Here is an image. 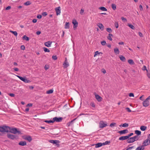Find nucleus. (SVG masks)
<instances>
[{"label": "nucleus", "instance_id": "f257e3e1", "mask_svg": "<svg viewBox=\"0 0 150 150\" xmlns=\"http://www.w3.org/2000/svg\"><path fill=\"white\" fill-rule=\"evenodd\" d=\"M9 127L8 126H0V132L3 134H5L8 133L9 131Z\"/></svg>", "mask_w": 150, "mask_h": 150}, {"label": "nucleus", "instance_id": "f03ea898", "mask_svg": "<svg viewBox=\"0 0 150 150\" xmlns=\"http://www.w3.org/2000/svg\"><path fill=\"white\" fill-rule=\"evenodd\" d=\"M10 132L16 134H21L22 133L20 131H18L16 128L10 127Z\"/></svg>", "mask_w": 150, "mask_h": 150}, {"label": "nucleus", "instance_id": "7ed1b4c3", "mask_svg": "<svg viewBox=\"0 0 150 150\" xmlns=\"http://www.w3.org/2000/svg\"><path fill=\"white\" fill-rule=\"evenodd\" d=\"M143 144L142 146H143V147L150 144V134L148 136L147 139L144 141Z\"/></svg>", "mask_w": 150, "mask_h": 150}, {"label": "nucleus", "instance_id": "20e7f679", "mask_svg": "<svg viewBox=\"0 0 150 150\" xmlns=\"http://www.w3.org/2000/svg\"><path fill=\"white\" fill-rule=\"evenodd\" d=\"M150 99V96H148L143 102V106L145 107L148 106L149 105V100Z\"/></svg>", "mask_w": 150, "mask_h": 150}, {"label": "nucleus", "instance_id": "39448f33", "mask_svg": "<svg viewBox=\"0 0 150 150\" xmlns=\"http://www.w3.org/2000/svg\"><path fill=\"white\" fill-rule=\"evenodd\" d=\"M17 76L21 80L23 81L25 83H30V81L26 78L25 77H23L19 76L17 75Z\"/></svg>", "mask_w": 150, "mask_h": 150}, {"label": "nucleus", "instance_id": "423d86ee", "mask_svg": "<svg viewBox=\"0 0 150 150\" xmlns=\"http://www.w3.org/2000/svg\"><path fill=\"white\" fill-rule=\"evenodd\" d=\"M63 118L62 117H56L53 118V122H60L62 121Z\"/></svg>", "mask_w": 150, "mask_h": 150}, {"label": "nucleus", "instance_id": "0eeeda50", "mask_svg": "<svg viewBox=\"0 0 150 150\" xmlns=\"http://www.w3.org/2000/svg\"><path fill=\"white\" fill-rule=\"evenodd\" d=\"M99 124V127L101 128H103L107 125V124L106 123H105L103 121H100Z\"/></svg>", "mask_w": 150, "mask_h": 150}, {"label": "nucleus", "instance_id": "6e6552de", "mask_svg": "<svg viewBox=\"0 0 150 150\" xmlns=\"http://www.w3.org/2000/svg\"><path fill=\"white\" fill-rule=\"evenodd\" d=\"M49 142L53 144H55L56 145H59V142L58 140H50Z\"/></svg>", "mask_w": 150, "mask_h": 150}, {"label": "nucleus", "instance_id": "1a4fd4ad", "mask_svg": "<svg viewBox=\"0 0 150 150\" xmlns=\"http://www.w3.org/2000/svg\"><path fill=\"white\" fill-rule=\"evenodd\" d=\"M55 11L56 12L57 15H60L61 13V9L60 6L58 7L55 8Z\"/></svg>", "mask_w": 150, "mask_h": 150}, {"label": "nucleus", "instance_id": "9d476101", "mask_svg": "<svg viewBox=\"0 0 150 150\" xmlns=\"http://www.w3.org/2000/svg\"><path fill=\"white\" fill-rule=\"evenodd\" d=\"M72 23L74 25L73 28L74 30H75L76 27L78 26V23L75 20H74L72 21Z\"/></svg>", "mask_w": 150, "mask_h": 150}, {"label": "nucleus", "instance_id": "9b49d317", "mask_svg": "<svg viewBox=\"0 0 150 150\" xmlns=\"http://www.w3.org/2000/svg\"><path fill=\"white\" fill-rule=\"evenodd\" d=\"M63 65H64V67L65 68H67L69 66V64L67 62V60L66 58L65 59L64 63Z\"/></svg>", "mask_w": 150, "mask_h": 150}, {"label": "nucleus", "instance_id": "f8f14e48", "mask_svg": "<svg viewBox=\"0 0 150 150\" xmlns=\"http://www.w3.org/2000/svg\"><path fill=\"white\" fill-rule=\"evenodd\" d=\"M128 130L127 129L119 131L118 132L120 134H123L126 133L128 132Z\"/></svg>", "mask_w": 150, "mask_h": 150}, {"label": "nucleus", "instance_id": "ddd939ff", "mask_svg": "<svg viewBox=\"0 0 150 150\" xmlns=\"http://www.w3.org/2000/svg\"><path fill=\"white\" fill-rule=\"evenodd\" d=\"M95 97L97 100L99 102L101 101L102 99V98L97 94L95 95Z\"/></svg>", "mask_w": 150, "mask_h": 150}, {"label": "nucleus", "instance_id": "4468645a", "mask_svg": "<svg viewBox=\"0 0 150 150\" xmlns=\"http://www.w3.org/2000/svg\"><path fill=\"white\" fill-rule=\"evenodd\" d=\"M97 25L99 27L100 29L102 30H103L104 29L103 25L101 23H98Z\"/></svg>", "mask_w": 150, "mask_h": 150}, {"label": "nucleus", "instance_id": "2eb2a0df", "mask_svg": "<svg viewBox=\"0 0 150 150\" xmlns=\"http://www.w3.org/2000/svg\"><path fill=\"white\" fill-rule=\"evenodd\" d=\"M134 141V140L132 137L128 138V140H127V142L128 143H133Z\"/></svg>", "mask_w": 150, "mask_h": 150}, {"label": "nucleus", "instance_id": "dca6fc26", "mask_svg": "<svg viewBox=\"0 0 150 150\" xmlns=\"http://www.w3.org/2000/svg\"><path fill=\"white\" fill-rule=\"evenodd\" d=\"M52 42V41H49L45 43V45L47 47H51Z\"/></svg>", "mask_w": 150, "mask_h": 150}, {"label": "nucleus", "instance_id": "f3484780", "mask_svg": "<svg viewBox=\"0 0 150 150\" xmlns=\"http://www.w3.org/2000/svg\"><path fill=\"white\" fill-rule=\"evenodd\" d=\"M128 137L127 136H122L120 137L119 139L120 140H124L128 139Z\"/></svg>", "mask_w": 150, "mask_h": 150}, {"label": "nucleus", "instance_id": "a211bd4d", "mask_svg": "<svg viewBox=\"0 0 150 150\" xmlns=\"http://www.w3.org/2000/svg\"><path fill=\"white\" fill-rule=\"evenodd\" d=\"M26 144L27 143L25 141H21L18 143L19 145L22 146H25L26 145Z\"/></svg>", "mask_w": 150, "mask_h": 150}, {"label": "nucleus", "instance_id": "6ab92c4d", "mask_svg": "<svg viewBox=\"0 0 150 150\" xmlns=\"http://www.w3.org/2000/svg\"><path fill=\"white\" fill-rule=\"evenodd\" d=\"M103 145V143H98L96 144H95V148H99Z\"/></svg>", "mask_w": 150, "mask_h": 150}, {"label": "nucleus", "instance_id": "aec40b11", "mask_svg": "<svg viewBox=\"0 0 150 150\" xmlns=\"http://www.w3.org/2000/svg\"><path fill=\"white\" fill-rule=\"evenodd\" d=\"M18 138L17 136L16 135H13L10 134V139H16Z\"/></svg>", "mask_w": 150, "mask_h": 150}, {"label": "nucleus", "instance_id": "412c9836", "mask_svg": "<svg viewBox=\"0 0 150 150\" xmlns=\"http://www.w3.org/2000/svg\"><path fill=\"white\" fill-rule=\"evenodd\" d=\"M24 139L26 140H28L29 142H30L31 141L32 139L31 136H29L26 137Z\"/></svg>", "mask_w": 150, "mask_h": 150}, {"label": "nucleus", "instance_id": "4be33fe9", "mask_svg": "<svg viewBox=\"0 0 150 150\" xmlns=\"http://www.w3.org/2000/svg\"><path fill=\"white\" fill-rule=\"evenodd\" d=\"M120 59L122 62H125L126 61L125 57L122 55H120L119 57Z\"/></svg>", "mask_w": 150, "mask_h": 150}, {"label": "nucleus", "instance_id": "5701e85b", "mask_svg": "<svg viewBox=\"0 0 150 150\" xmlns=\"http://www.w3.org/2000/svg\"><path fill=\"white\" fill-rule=\"evenodd\" d=\"M143 146H140L138 147L135 149V150H143L144 149Z\"/></svg>", "mask_w": 150, "mask_h": 150}, {"label": "nucleus", "instance_id": "b1692460", "mask_svg": "<svg viewBox=\"0 0 150 150\" xmlns=\"http://www.w3.org/2000/svg\"><path fill=\"white\" fill-rule=\"evenodd\" d=\"M70 24L69 22H66L64 28L65 29H69L70 27Z\"/></svg>", "mask_w": 150, "mask_h": 150}, {"label": "nucleus", "instance_id": "393cba45", "mask_svg": "<svg viewBox=\"0 0 150 150\" xmlns=\"http://www.w3.org/2000/svg\"><path fill=\"white\" fill-rule=\"evenodd\" d=\"M112 36V35L111 34L109 33L108 35V36L107 37V38L110 41L112 40V39L111 38V37Z\"/></svg>", "mask_w": 150, "mask_h": 150}, {"label": "nucleus", "instance_id": "a878e982", "mask_svg": "<svg viewBox=\"0 0 150 150\" xmlns=\"http://www.w3.org/2000/svg\"><path fill=\"white\" fill-rule=\"evenodd\" d=\"M147 128L145 126H142L140 127V129L142 131H144Z\"/></svg>", "mask_w": 150, "mask_h": 150}, {"label": "nucleus", "instance_id": "bb28decb", "mask_svg": "<svg viewBox=\"0 0 150 150\" xmlns=\"http://www.w3.org/2000/svg\"><path fill=\"white\" fill-rule=\"evenodd\" d=\"M23 39L25 40L26 41H28L29 40V38L27 37L26 35H24L22 37Z\"/></svg>", "mask_w": 150, "mask_h": 150}, {"label": "nucleus", "instance_id": "cd10ccee", "mask_svg": "<svg viewBox=\"0 0 150 150\" xmlns=\"http://www.w3.org/2000/svg\"><path fill=\"white\" fill-rule=\"evenodd\" d=\"M100 54H102V53L101 52H99L98 51H96L95 52L94 57H95L98 55H99Z\"/></svg>", "mask_w": 150, "mask_h": 150}, {"label": "nucleus", "instance_id": "c85d7f7f", "mask_svg": "<svg viewBox=\"0 0 150 150\" xmlns=\"http://www.w3.org/2000/svg\"><path fill=\"white\" fill-rule=\"evenodd\" d=\"M114 51L115 53L116 54H119L120 53V51L117 48H116L114 49Z\"/></svg>", "mask_w": 150, "mask_h": 150}, {"label": "nucleus", "instance_id": "c756f323", "mask_svg": "<svg viewBox=\"0 0 150 150\" xmlns=\"http://www.w3.org/2000/svg\"><path fill=\"white\" fill-rule=\"evenodd\" d=\"M135 134L137 135V136L141 134V132L138 130H136L135 131Z\"/></svg>", "mask_w": 150, "mask_h": 150}, {"label": "nucleus", "instance_id": "7c9ffc66", "mask_svg": "<svg viewBox=\"0 0 150 150\" xmlns=\"http://www.w3.org/2000/svg\"><path fill=\"white\" fill-rule=\"evenodd\" d=\"M44 122H45L50 124L51 123H54L53 120H45L44 121Z\"/></svg>", "mask_w": 150, "mask_h": 150}, {"label": "nucleus", "instance_id": "2f4dec72", "mask_svg": "<svg viewBox=\"0 0 150 150\" xmlns=\"http://www.w3.org/2000/svg\"><path fill=\"white\" fill-rule=\"evenodd\" d=\"M99 9L104 11H107V9L104 7H101L99 8Z\"/></svg>", "mask_w": 150, "mask_h": 150}, {"label": "nucleus", "instance_id": "473e14b6", "mask_svg": "<svg viewBox=\"0 0 150 150\" xmlns=\"http://www.w3.org/2000/svg\"><path fill=\"white\" fill-rule=\"evenodd\" d=\"M128 62L130 64H134L133 61L131 59H129L128 61Z\"/></svg>", "mask_w": 150, "mask_h": 150}, {"label": "nucleus", "instance_id": "72a5a7b5", "mask_svg": "<svg viewBox=\"0 0 150 150\" xmlns=\"http://www.w3.org/2000/svg\"><path fill=\"white\" fill-rule=\"evenodd\" d=\"M111 6L113 10H115L116 9V6L115 4H112Z\"/></svg>", "mask_w": 150, "mask_h": 150}, {"label": "nucleus", "instance_id": "f704fd0d", "mask_svg": "<svg viewBox=\"0 0 150 150\" xmlns=\"http://www.w3.org/2000/svg\"><path fill=\"white\" fill-rule=\"evenodd\" d=\"M31 4L30 2L29 1H28L24 3V5L25 6H28L30 5Z\"/></svg>", "mask_w": 150, "mask_h": 150}, {"label": "nucleus", "instance_id": "c9c22d12", "mask_svg": "<svg viewBox=\"0 0 150 150\" xmlns=\"http://www.w3.org/2000/svg\"><path fill=\"white\" fill-rule=\"evenodd\" d=\"M53 90L52 89H50L47 91V94H50L53 93Z\"/></svg>", "mask_w": 150, "mask_h": 150}, {"label": "nucleus", "instance_id": "e433bc0d", "mask_svg": "<svg viewBox=\"0 0 150 150\" xmlns=\"http://www.w3.org/2000/svg\"><path fill=\"white\" fill-rule=\"evenodd\" d=\"M43 49L45 52H50V50L46 47H43Z\"/></svg>", "mask_w": 150, "mask_h": 150}, {"label": "nucleus", "instance_id": "4c0bfd02", "mask_svg": "<svg viewBox=\"0 0 150 150\" xmlns=\"http://www.w3.org/2000/svg\"><path fill=\"white\" fill-rule=\"evenodd\" d=\"M128 26L132 29H134L135 28L134 26L132 24H128Z\"/></svg>", "mask_w": 150, "mask_h": 150}, {"label": "nucleus", "instance_id": "58836bf2", "mask_svg": "<svg viewBox=\"0 0 150 150\" xmlns=\"http://www.w3.org/2000/svg\"><path fill=\"white\" fill-rule=\"evenodd\" d=\"M106 30L109 33H111L112 32V30L110 28H107Z\"/></svg>", "mask_w": 150, "mask_h": 150}, {"label": "nucleus", "instance_id": "ea45409f", "mask_svg": "<svg viewBox=\"0 0 150 150\" xmlns=\"http://www.w3.org/2000/svg\"><path fill=\"white\" fill-rule=\"evenodd\" d=\"M10 32L13 33L15 36H16L17 35V33L16 31H13L11 30H10Z\"/></svg>", "mask_w": 150, "mask_h": 150}, {"label": "nucleus", "instance_id": "a19ab883", "mask_svg": "<svg viewBox=\"0 0 150 150\" xmlns=\"http://www.w3.org/2000/svg\"><path fill=\"white\" fill-rule=\"evenodd\" d=\"M134 139V141H137L138 140V137L137 135L135 136L132 137Z\"/></svg>", "mask_w": 150, "mask_h": 150}, {"label": "nucleus", "instance_id": "79ce46f5", "mask_svg": "<svg viewBox=\"0 0 150 150\" xmlns=\"http://www.w3.org/2000/svg\"><path fill=\"white\" fill-rule=\"evenodd\" d=\"M110 143V141H106L105 142L102 143L103 145H105L109 144Z\"/></svg>", "mask_w": 150, "mask_h": 150}, {"label": "nucleus", "instance_id": "37998d69", "mask_svg": "<svg viewBox=\"0 0 150 150\" xmlns=\"http://www.w3.org/2000/svg\"><path fill=\"white\" fill-rule=\"evenodd\" d=\"M129 125L128 123H125L122 125V126L123 127H127Z\"/></svg>", "mask_w": 150, "mask_h": 150}, {"label": "nucleus", "instance_id": "c03bdc74", "mask_svg": "<svg viewBox=\"0 0 150 150\" xmlns=\"http://www.w3.org/2000/svg\"><path fill=\"white\" fill-rule=\"evenodd\" d=\"M52 58L54 60L57 59V56L56 55H53L52 56Z\"/></svg>", "mask_w": 150, "mask_h": 150}, {"label": "nucleus", "instance_id": "a18cd8bd", "mask_svg": "<svg viewBox=\"0 0 150 150\" xmlns=\"http://www.w3.org/2000/svg\"><path fill=\"white\" fill-rule=\"evenodd\" d=\"M101 44L102 45H105V44L106 43V42L105 41H101Z\"/></svg>", "mask_w": 150, "mask_h": 150}, {"label": "nucleus", "instance_id": "49530a36", "mask_svg": "<svg viewBox=\"0 0 150 150\" xmlns=\"http://www.w3.org/2000/svg\"><path fill=\"white\" fill-rule=\"evenodd\" d=\"M115 26L116 28H118L119 25L117 22H115Z\"/></svg>", "mask_w": 150, "mask_h": 150}, {"label": "nucleus", "instance_id": "de8ad7c7", "mask_svg": "<svg viewBox=\"0 0 150 150\" xmlns=\"http://www.w3.org/2000/svg\"><path fill=\"white\" fill-rule=\"evenodd\" d=\"M115 123H112L110 125V126L111 127H113L115 125H116Z\"/></svg>", "mask_w": 150, "mask_h": 150}, {"label": "nucleus", "instance_id": "09e8293b", "mask_svg": "<svg viewBox=\"0 0 150 150\" xmlns=\"http://www.w3.org/2000/svg\"><path fill=\"white\" fill-rule=\"evenodd\" d=\"M121 19L122 20V21L124 22H126L127 21V19L126 18H124V17H121Z\"/></svg>", "mask_w": 150, "mask_h": 150}, {"label": "nucleus", "instance_id": "8fccbe9b", "mask_svg": "<svg viewBox=\"0 0 150 150\" xmlns=\"http://www.w3.org/2000/svg\"><path fill=\"white\" fill-rule=\"evenodd\" d=\"M142 70H144H144H146V71H147V72L148 71H147V69H146V66H143V68Z\"/></svg>", "mask_w": 150, "mask_h": 150}, {"label": "nucleus", "instance_id": "3c124183", "mask_svg": "<svg viewBox=\"0 0 150 150\" xmlns=\"http://www.w3.org/2000/svg\"><path fill=\"white\" fill-rule=\"evenodd\" d=\"M90 105L93 107L94 108L95 107V105L93 103H91L90 104Z\"/></svg>", "mask_w": 150, "mask_h": 150}, {"label": "nucleus", "instance_id": "603ef678", "mask_svg": "<svg viewBox=\"0 0 150 150\" xmlns=\"http://www.w3.org/2000/svg\"><path fill=\"white\" fill-rule=\"evenodd\" d=\"M47 13L46 12H43L42 13V15L43 16H47Z\"/></svg>", "mask_w": 150, "mask_h": 150}, {"label": "nucleus", "instance_id": "864d4df0", "mask_svg": "<svg viewBox=\"0 0 150 150\" xmlns=\"http://www.w3.org/2000/svg\"><path fill=\"white\" fill-rule=\"evenodd\" d=\"M126 109L127 110L128 112H131V110L130 108H126Z\"/></svg>", "mask_w": 150, "mask_h": 150}, {"label": "nucleus", "instance_id": "5fc2aeb1", "mask_svg": "<svg viewBox=\"0 0 150 150\" xmlns=\"http://www.w3.org/2000/svg\"><path fill=\"white\" fill-rule=\"evenodd\" d=\"M129 97H134V94L132 93H129Z\"/></svg>", "mask_w": 150, "mask_h": 150}, {"label": "nucleus", "instance_id": "6e6d98bb", "mask_svg": "<svg viewBox=\"0 0 150 150\" xmlns=\"http://www.w3.org/2000/svg\"><path fill=\"white\" fill-rule=\"evenodd\" d=\"M139 8L140 10V11H142L143 10V8L142 6L141 5H140L139 6Z\"/></svg>", "mask_w": 150, "mask_h": 150}, {"label": "nucleus", "instance_id": "4d7b16f0", "mask_svg": "<svg viewBox=\"0 0 150 150\" xmlns=\"http://www.w3.org/2000/svg\"><path fill=\"white\" fill-rule=\"evenodd\" d=\"M84 12V10L83 9H81L80 11V13L81 15H82V13Z\"/></svg>", "mask_w": 150, "mask_h": 150}, {"label": "nucleus", "instance_id": "13d9d810", "mask_svg": "<svg viewBox=\"0 0 150 150\" xmlns=\"http://www.w3.org/2000/svg\"><path fill=\"white\" fill-rule=\"evenodd\" d=\"M133 133H130V134H128L127 136L128 137V138H129V137H131V136H132V135H133Z\"/></svg>", "mask_w": 150, "mask_h": 150}, {"label": "nucleus", "instance_id": "bf43d9fd", "mask_svg": "<svg viewBox=\"0 0 150 150\" xmlns=\"http://www.w3.org/2000/svg\"><path fill=\"white\" fill-rule=\"evenodd\" d=\"M37 18L38 19H40L42 18V16L41 15L38 14L37 16Z\"/></svg>", "mask_w": 150, "mask_h": 150}, {"label": "nucleus", "instance_id": "052dcab7", "mask_svg": "<svg viewBox=\"0 0 150 150\" xmlns=\"http://www.w3.org/2000/svg\"><path fill=\"white\" fill-rule=\"evenodd\" d=\"M139 35L141 37H143V34L141 32H139Z\"/></svg>", "mask_w": 150, "mask_h": 150}, {"label": "nucleus", "instance_id": "680f3d73", "mask_svg": "<svg viewBox=\"0 0 150 150\" xmlns=\"http://www.w3.org/2000/svg\"><path fill=\"white\" fill-rule=\"evenodd\" d=\"M32 105H33V104L32 103H29L26 106H27V107H28V106L31 107V106H32Z\"/></svg>", "mask_w": 150, "mask_h": 150}, {"label": "nucleus", "instance_id": "e2e57ef3", "mask_svg": "<svg viewBox=\"0 0 150 150\" xmlns=\"http://www.w3.org/2000/svg\"><path fill=\"white\" fill-rule=\"evenodd\" d=\"M147 76L150 79V73L147 72Z\"/></svg>", "mask_w": 150, "mask_h": 150}, {"label": "nucleus", "instance_id": "0e129e2a", "mask_svg": "<svg viewBox=\"0 0 150 150\" xmlns=\"http://www.w3.org/2000/svg\"><path fill=\"white\" fill-rule=\"evenodd\" d=\"M37 20L36 19H34L32 21V22L33 23H35L37 22Z\"/></svg>", "mask_w": 150, "mask_h": 150}, {"label": "nucleus", "instance_id": "69168bd1", "mask_svg": "<svg viewBox=\"0 0 150 150\" xmlns=\"http://www.w3.org/2000/svg\"><path fill=\"white\" fill-rule=\"evenodd\" d=\"M102 72L103 73V74H105L106 73V70L104 69H102Z\"/></svg>", "mask_w": 150, "mask_h": 150}, {"label": "nucleus", "instance_id": "338daca9", "mask_svg": "<svg viewBox=\"0 0 150 150\" xmlns=\"http://www.w3.org/2000/svg\"><path fill=\"white\" fill-rule=\"evenodd\" d=\"M25 48V47L24 45H22L21 47V49L22 50H24Z\"/></svg>", "mask_w": 150, "mask_h": 150}, {"label": "nucleus", "instance_id": "774afa93", "mask_svg": "<svg viewBox=\"0 0 150 150\" xmlns=\"http://www.w3.org/2000/svg\"><path fill=\"white\" fill-rule=\"evenodd\" d=\"M41 33V32L40 31H38L36 32V34L38 35H40Z\"/></svg>", "mask_w": 150, "mask_h": 150}]
</instances>
